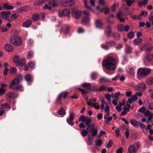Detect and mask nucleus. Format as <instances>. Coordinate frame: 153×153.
<instances>
[{
    "label": "nucleus",
    "instance_id": "nucleus-58",
    "mask_svg": "<svg viewBox=\"0 0 153 153\" xmlns=\"http://www.w3.org/2000/svg\"><path fill=\"white\" fill-rule=\"evenodd\" d=\"M85 7H86L87 9H88L89 11H93V10L91 8V7L88 5L87 3L85 4Z\"/></svg>",
    "mask_w": 153,
    "mask_h": 153
},
{
    "label": "nucleus",
    "instance_id": "nucleus-13",
    "mask_svg": "<svg viewBox=\"0 0 153 153\" xmlns=\"http://www.w3.org/2000/svg\"><path fill=\"white\" fill-rule=\"evenodd\" d=\"M3 7L4 9L8 10L13 9L14 8V7L13 6L10 5L7 3L4 4H3Z\"/></svg>",
    "mask_w": 153,
    "mask_h": 153
},
{
    "label": "nucleus",
    "instance_id": "nucleus-50",
    "mask_svg": "<svg viewBox=\"0 0 153 153\" xmlns=\"http://www.w3.org/2000/svg\"><path fill=\"white\" fill-rule=\"evenodd\" d=\"M50 6H48V4H45V6L43 7V8L44 9H48V10H51L52 9L51 7Z\"/></svg>",
    "mask_w": 153,
    "mask_h": 153
},
{
    "label": "nucleus",
    "instance_id": "nucleus-48",
    "mask_svg": "<svg viewBox=\"0 0 153 153\" xmlns=\"http://www.w3.org/2000/svg\"><path fill=\"white\" fill-rule=\"evenodd\" d=\"M17 18V16L16 14H14L12 15L10 17V21L12 20L13 19H15Z\"/></svg>",
    "mask_w": 153,
    "mask_h": 153
},
{
    "label": "nucleus",
    "instance_id": "nucleus-54",
    "mask_svg": "<svg viewBox=\"0 0 153 153\" xmlns=\"http://www.w3.org/2000/svg\"><path fill=\"white\" fill-rule=\"evenodd\" d=\"M97 128H96L94 130H93L92 131V135L93 136H95L97 134Z\"/></svg>",
    "mask_w": 153,
    "mask_h": 153
},
{
    "label": "nucleus",
    "instance_id": "nucleus-25",
    "mask_svg": "<svg viewBox=\"0 0 153 153\" xmlns=\"http://www.w3.org/2000/svg\"><path fill=\"white\" fill-rule=\"evenodd\" d=\"M89 16H85L83 17L82 19V22L83 23H86L88 22L89 21Z\"/></svg>",
    "mask_w": 153,
    "mask_h": 153
},
{
    "label": "nucleus",
    "instance_id": "nucleus-40",
    "mask_svg": "<svg viewBox=\"0 0 153 153\" xmlns=\"http://www.w3.org/2000/svg\"><path fill=\"white\" fill-rule=\"evenodd\" d=\"M1 106L2 108H5L7 107L8 108H10L11 107L10 105L7 103L3 104Z\"/></svg>",
    "mask_w": 153,
    "mask_h": 153
},
{
    "label": "nucleus",
    "instance_id": "nucleus-30",
    "mask_svg": "<svg viewBox=\"0 0 153 153\" xmlns=\"http://www.w3.org/2000/svg\"><path fill=\"white\" fill-rule=\"evenodd\" d=\"M75 0H68V1L65 2L66 4H68V6H71L74 4H75Z\"/></svg>",
    "mask_w": 153,
    "mask_h": 153
},
{
    "label": "nucleus",
    "instance_id": "nucleus-27",
    "mask_svg": "<svg viewBox=\"0 0 153 153\" xmlns=\"http://www.w3.org/2000/svg\"><path fill=\"white\" fill-rule=\"evenodd\" d=\"M32 18L35 21H36L39 19V15L37 14L33 15L32 17Z\"/></svg>",
    "mask_w": 153,
    "mask_h": 153
},
{
    "label": "nucleus",
    "instance_id": "nucleus-47",
    "mask_svg": "<svg viewBox=\"0 0 153 153\" xmlns=\"http://www.w3.org/2000/svg\"><path fill=\"white\" fill-rule=\"evenodd\" d=\"M93 140L91 137H89L88 139V144L91 145L93 143Z\"/></svg>",
    "mask_w": 153,
    "mask_h": 153
},
{
    "label": "nucleus",
    "instance_id": "nucleus-8",
    "mask_svg": "<svg viewBox=\"0 0 153 153\" xmlns=\"http://www.w3.org/2000/svg\"><path fill=\"white\" fill-rule=\"evenodd\" d=\"M6 97L7 99H15L16 97V96L14 94V93L9 92L7 94Z\"/></svg>",
    "mask_w": 153,
    "mask_h": 153
},
{
    "label": "nucleus",
    "instance_id": "nucleus-5",
    "mask_svg": "<svg viewBox=\"0 0 153 153\" xmlns=\"http://www.w3.org/2000/svg\"><path fill=\"white\" fill-rule=\"evenodd\" d=\"M72 11L74 14V16L76 18L78 19L81 17L82 15V11L81 10H78L76 7H74L72 9Z\"/></svg>",
    "mask_w": 153,
    "mask_h": 153
},
{
    "label": "nucleus",
    "instance_id": "nucleus-53",
    "mask_svg": "<svg viewBox=\"0 0 153 153\" xmlns=\"http://www.w3.org/2000/svg\"><path fill=\"white\" fill-rule=\"evenodd\" d=\"M82 131V136L83 137L86 136L88 134V132L86 130Z\"/></svg>",
    "mask_w": 153,
    "mask_h": 153
},
{
    "label": "nucleus",
    "instance_id": "nucleus-16",
    "mask_svg": "<svg viewBox=\"0 0 153 153\" xmlns=\"http://www.w3.org/2000/svg\"><path fill=\"white\" fill-rule=\"evenodd\" d=\"M63 95V93H61L58 96V97L56 99V102L58 104H60L61 102V98Z\"/></svg>",
    "mask_w": 153,
    "mask_h": 153
},
{
    "label": "nucleus",
    "instance_id": "nucleus-4",
    "mask_svg": "<svg viewBox=\"0 0 153 153\" xmlns=\"http://www.w3.org/2000/svg\"><path fill=\"white\" fill-rule=\"evenodd\" d=\"M22 79V76L21 75H19L18 77H16L13 80L10 82L9 88L10 89L13 88L15 86L14 85L18 84Z\"/></svg>",
    "mask_w": 153,
    "mask_h": 153
},
{
    "label": "nucleus",
    "instance_id": "nucleus-56",
    "mask_svg": "<svg viewBox=\"0 0 153 153\" xmlns=\"http://www.w3.org/2000/svg\"><path fill=\"white\" fill-rule=\"evenodd\" d=\"M99 3L100 5L102 6H104L105 4L104 0H99Z\"/></svg>",
    "mask_w": 153,
    "mask_h": 153
},
{
    "label": "nucleus",
    "instance_id": "nucleus-49",
    "mask_svg": "<svg viewBox=\"0 0 153 153\" xmlns=\"http://www.w3.org/2000/svg\"><path fill=\"white\" fill-rule=\"evenodd\" d=\"M5 90L3 88H0V96L3 94L5 92Z\"/></svg>",
    "mask_w": 153,
    "mask_h": 153
},
{
    "label": "nucleus",
    "instance_id": "nucleus-15",
    "mask_svg": "<svg viewBox=\"0 0 153 153\" xmlns=\"http://www.w3.org/2000/svg\"><path fill=\"white\" fill-rule=\"evenodd\" d=\"M31 24V20H27L26 22L23 23V25L24 27H28L30 26Z\"/></svg>",
    "mask_w": 153,
    "mask_h": 153
},
{
    "label": "nucleus",
    "instance_id": "nucleus-22",
    "mask_svg": "<svg viewBox=\"0 0 153 153\" xmlns=\"http://www.w3.org/2000/svg\"><path fill=\"white\" fill-rule=\"evenodd\" d=\"M112 32L110 26H108V29L106 31V33L107 34L108 36H111V34Z\"/></svg>",
    "mask_w": 153,
    "mask_h": 153
},
{
    "label": "nucleus",
    "instance_id": "nucleus-10",
    "mask_svg": "<svg viewBox=\"0 0 153 153\" xmlns=\"http://www.w3.org/2000/svg\"><path fill=\"white\" fill-rule=\"evenodd\" d=\"M4 48L6 51L9 52H11L13 50V46L9 44H6L4 46Z\"/></svg>",
    "mask_w": 153,
    "mask_h": 153
},
{
    "label": "nucleus",
    "instance_id": "nucleus-45",
    "mask_svg": "<svg viewBox=\"0 0 153 153\" xmlns=\"http://www.w3.org/2000/svg\"><path fill=\"white\" fill-rule=\"evenodd\" d=\"M113 145V142L111 140H110L108 143L106 145V147L107 148H109L111 147Z\"/></svg>",
    "mask_w": 153,
    "mask_h": 153
},
{
    "label": "nucleus",
    "instance_id": "nucleus-38",
    "mask_svg": "<svg viewBox=\"0 0 153 153\" xmlns=\"http://www.w3.org/2000/svg\"><path fill=\"white\" fill-rule=\"evenodd\" d=\"M118 30L120 31H123L124 26L122 25H117Z\"/></svg>",
    "mask_w": 153,
    "mask_h": 153
},
{
    "label": "nucleus",
    "instance_id": "nucleus-1",
    "mask_svg": "<svg viewBox=\"0 0 153 153\" xmlns=\"http://www.w3.org/2000/svg\"><path fill=\"white\" fill-rule=\"evenodd\" d=\"M116 59L114 57L109 56L103 61L102 65L108 70L113 71L116 68Z\"/></svg>",
    "mask_w": 153,
    "mask_h": 153
},
{
    "label": "nucleus",
    "instance_id": "nucleus-29",
    "mask_svg": "<svg viewBox=\"0 0 153 153\" xmlns=\"http://www.w3.org/2000/svg\"><path fill=\"white\" fill-rule=\"evenodd\" d=\"M125 0H123V1H124ZM134 1V0H126V3L128 6H130Z\"/></svg>",
    "mask_w": 153,
    "mask_h": 153
},
{
    "label": "nucleus",
    "instance_id": "nucleus-59",
    "mask_svg": "<svg viewBox=\"0 0 153 153\" xmlns=\"http://www.w3.org/2000/svg\"><path fill=\"white\" fill-rule=\"evenodd\" d=\"M90 2L92 7H94L95 5V0H90Z\"/></svg>",
    "mask_w": 153,
    "mask_h": 153
},
{
    "label": "nucleus",
    "instance_id": "nucleus-9",
    "mask_svg": "<svg viewBox=\"0 0 153 153\" xmlns=\"http://www.w3.org/2000/svg\"><path fill=\"white\" fill-rule=\"evenodd\" d=\"M74 118V114L73 113H70V118L67 120L68 123L70 125H73L74 123L73 121Z\"/></svg>",
    "mask_w": 153,
    "mask_h": 153
},
{
    "label": "nucleus",
    "instance_id": "nucleus-39",
    "mask_svg": "<svg viewBox=\"0 0 153 153\" xmlns=\"http://www.w3.org/2000/svg\"><path fill=\"white\" fill-rule=\"evenodd\" d=\"M134 34L133 32L131 31L128 34L127 36L129 38L131 39L134 37Z\"/></svg>",
    "mask_w": 153,
    "mask_h": 153
},
{
    "label": "nucleus",
    "instance_id": "nucleus-32",
    "mask_svg": "<svg viewBox=\"0 0 153 153\" xmlns=\"http://www.w3.org/2000/svg\"><path fill=\"white\" fill-rule=\"evenodd\" d=\"M87 118L88 117H87L81 115L80 117L79 118V121H82L83 122H85Z\"/></svg>",
    "mask_w": 153,
    "mask_h": 153
},
{
    "label": "nucleus",
    "instance_id": "nucleus-7",
    "mask_svg": "<svg viewBox=\"0 0 153 153\" xmlns=\"http://www.w3.org/2000/svg\"><path fill=\"white\" fill-rule=\"evenodd\" d=\"M59 0H50L48 2V4L49 6H51L53 7H56L58 5L57 2Z\"/></svg>",
    "mask_w": 153,
    "mask_h": 153
},
{
    "label": "nucleus",
    "instance_id": "nucleus-23",
    "mask_svg": "<svg viewBox=\"0 0 153 153\" xmlns=\"http://www.w3.org/2000/svg\"><path fill=\"white\" fill-rule=\"evenodd\" d=\"M146 83L149 85L152 84L153 83V78L152 77L148 78Z\"/></svg>",
    "mask_w": 153,
    "mask_h": 153
},
{
    "label": "nucleus",
    "instance_id": "nucleus-42",
    "mask_svg": "<svg viewBox=\"0 0 153 153\" xmlns=\"http://www.w3.org/2000/svg\"><path fill=\"white\" fill-rule=\"evenodd\" d=\"M89 11V10L88 11L87 10H85L83 11V13L85 16H90Z\"/></svg>",
    "mask_w": 153,
    "mask_h": 153
},
{
    "label": "nucleus",
    "instance_id": "nucleus-37",
    "mask_svg": "<svg viewBox=\"0 0 153 153\" xmlns=\"http://www.w3.org/2000/svg\"><path fill=\"white\" fill-rule=\"evenodd\" d=\"M69 30V28L67 27H63L62 29L61 30V31H63L64 33H67Z\"/></svg>",
    "mask_w": 153,
    "mask_h": 153
},
{
    "label": "nucleus",
    "instance_id": "nucleus-14",
    "mask_svg": "<svg viewBox=\"0 0 153 153\" xmlns=\"http://www.w3.org/2000/svg\"><path fill=\"white\" fill-rule=\"evenodd\" d=\"M128 151L129 153H135L136 152L135 148L132 145L129 147Z\"/></svg>",
    "mask_w": 153,
    "mask_h": 153
},
{
    "label": "nucleus",
    "instance_id": "nucleus-41",
    "mask_svg": "<svg viewBox=\"0 0 153 153\" xmlns=\"http://www.w3.org/2000/svg\"><path fill=\"white\" fill-rule=\"evenodd\" d=\"M26 62V60L24 59H20L19 62V63L20 65H25Z\"/></svg>",
    "mask_w": 153,
    "mask_h": 153
},
{
    "label": "nucleus",
    "instance_id": "nucleus-51",
    "mask_svg": "<svg viewBox=\"0 0 153 153\" xmlns=\"http://www.w3.org/2000/svg\"><path fill=\"white\" fill-rule=\"evenodd\" d=\"M149 19L151 23H153V13H152L149 17Z\"/></svg>",
    "mask_w": 153,
    "mask_h": 153
},
{
    "label": "nucleus",
    "instance_id": "nucleus-17",
    "mask_svg": "<svg viewBox=\"0 0 153 153\" xmlns=\"http://www.w3.org/2000/svg\"><path fill=\"white\" fill-rule=\"evenodd\" d=\"M96 26L98 28H101L103 24L100 20H97L95 22Z\"/></svg>",
    "mask_w": 153,
    "mask_h": 153
},
{
    "label": "nucleus",
    "instance_id": "nucleus-24",
    "mask_svg": "<svg viewBox=\"0 0 153 153\" xmlns=\"http://www.w3.org/2000/svg\"><path fill=\"white\" fill-rule=\"evenodd\" d=\"M130 123L131 124L135 126V127H138L139 123L136 120H131Z\"/></svg>",
    "mask_w": 153,
    "mask_h": 153
},
{
    "label": "nucleus",
    "instance_id": "nucleus-2",
    "mask_svg": "<svg viewBox=\"0 0 153 153\" xmlns=\"http://www.w3.org/2000/svg\"><path fill=\"white\" fill-rule=\"evenodd\" d=\"M151 70L150 68H140L138 69L137 73L141 77H145L150 74Z\"/></svg>",
    "mask_w": 153,
    "mask_h": 153
},
{
    "label": "nucleus",
    "instance_id": "nucleus-21",
    "mask_svg": "<svg viewBox=\"0 0 153 153\" xmlns=\"http://www.w3.org/2000/svg\"><path fill=\"white\" fill-rule=\"evenodd\" d=\"M83 87L86 88L88 90H91V85L89 83H85L82 85Z\"/></svg>",
    "mask_w": 153,
    "mask_h": 153
},
{
    "label": "nucleus",
    "instance_id": "nucleus-12",
    "mask_svg": "<svg viewBox=\"0 0 153 153\" xmlns=\"http://www.w3.org/2000/svg\"><path fill=\"white\" fill-rule=\"evenodd\" d=\"M70 10H69L66 9H65L64 10H63L62 11V14H60V13H59V15L60 16H62L63 15L67 16H68L70 13Z\"/></svg>",
    "mask_w": 153,
    "mask_h": 153
},
{
    "label": "nucleus",
    "instance_id": "nucleus-44",
    "mask_svg": "<svg viewBox=\"0 0 153 153\" xmlns=\"http://www.w3.org/2000/svg\"><path fill=\"white\" fill-rule=\"evenodd\" d=\"M65 113V111L63 108H61L59 111L58 113L59 115H63Z\"/></svg>",
    "mask_w": 153,
    "mask_h": 153
},
{
    "label": "nucleus",
    "instance_id": "nucleus-62",
    "mask_svg": "<svg viewBox=\"0 0 153 153\" xmlns=\"http://www.w3.org/2000/svg\"><path fill=\"white\" fill-rule=\"evenodd\" d=\"M146 110V108L145 107H142L139 109L138 111L141 112L143 113Z\"/></svg>",
    "mask_w": 153,
    "mask_h": 153
},
{
    "label": "nucleus",
    "instance_id": "nucleus-35",
    "mask_svg": "<svg viewBox=\"0 0 153 153\" xmlns=\"http://www.w3.org/2000/svg\"><path fill=\"white\" fill-rule=\"evenodd\" d=\"M143 48L145 49L146 51H150L152 50V47L150 46H144Z\"/></svg>",
    "mask_w": 153,
    "mask_h": 153
},
{
    "label": "nucleus",
    "instance_id": "nucleus-46",
    "mask_svg": "<svg viewBox=\"0 0 153 153\" xmlns=\"http://www.w3.org/2000/svg\"><path fill=\"white\" fill-rule=\"evenodd\" d=\"M130 28V27L128 25H126L125 26H124L123 31L126 32H128V30Z\"/></svg>",
    "mask_w": 153,
    "mask_h": 153
},
{
    "label": "nucleus",
    "instance_id": "nucleus-60",
    "mask_svg": "<svg viewBox=\"0 0 153 153\" xmlns=\"http://www.w3.org/2000/svg\"><path fill=\"white\" fill-rule=\"evenodd\" d=\"M111 36H113L116 38L117 36H120V35L119 34L115 33L114 32H112V33L111 35Z\"/></svg>",
    "mask_w": 153,
    "mask_h": 153
},
{
    "label": "nucleus",
    "instance_id": "nucleus-19",
    "mask_svg": "<svg viewBox=\"0 0 153 153\" xmlns=\"http://www.w3.org/2000/svg\"><path fill=\"white\" fill-rule=\"evenodd\" d=\"M142 39L141 38L136 39L133 41L134 44L137 45L140 44L142 41Z\"/></svg>",
    "mask_w": 153,
    "mask_h": 153
},
{
    "label": "nucleus",
    "instance_id": "nucleus-6",
    "mask_svg": "<svg viewBox=\"0 0 153 153\" xmlns=\"http://www.w3.org/2000/svg\"><path fill=\"white\" fill-rule=\"evenodd\" d=\"M11 14V12L9 11H2L0 13V17L4 18L5 19L10 22L9 19V16Z\"/></svg>",
    "mask_w": 153,
    "mask_h": 153
},
{
    "label": "nucleus",
    "instance_id": "nucleus-61",
    "mask_svg": "<svg viewBox=\"0 0 153 153\" xmlns=\"http://www.w3.org/2000/svg\"><path fill=\"white\" fill-rule=\"evenodd\" d=\"M123 148L122 147H121L117 151L116 153H123Z\"/></svg>",
    "mask_w": 153,
    "mask_h": 153
},
{
    "label": "nucleus",
    "instance_id": "nucleus-64",
    "mask_svg": "<svg viewBox=\"0 0 153 153\" xmlns=\"http://www.w3.org/2000/svg\"><path fill=\"white\" fill-rule=\"evenodd\" d=\"M103 9L104 10V13L105 14H107L109 13V10L108 8H103Z\"/></svg>",
    "mask_w": 153,
    "mask_h": 153
},
{
    "label": "nucleus",
    "instance_id": "nucleus-57",
    "mask_svg": "<svg viewBox=\"0 0 153 153\" xmlns=\"http://www.w3.org/2000/svg\"><path fill=\"white\" fill-rule=\"evenodd\" d=\"M85 7H86L87 9H88L89 11H93V10L91 8V7L88 5L87 3L85 4Z\"/></svg>",
    "mask_w": 153,
    "mask_h": 153
},
{
    "label": "nucleus",
    "instance_id": "nucleus-34",
    "mask_svg": "<svg viewBox=\"0 0 153 153\" xmlns=\"http://www.w3.org/2000/svg\"><path fill=\"white\" fill-rule=\"evenodd\" d=\"M43 3V1L40 0L35 2L34 3V5L35 6H38Z\"/></svg>",
    "mask_w": 153,
    "mask_h": 153
},
{
    "label": "nucleus",
    "instance_id": "nucleus-20",
    "mask_svg": "<svg viewBox=\"0 0 153 153\" xmlns=\"http://www.w3.org/2000/svg\"><path fill=\"white\" fill-rule=\"evenodd\" d=\"M94 124L90 125L88 126L87 130L89 132H91L94 130Z\"/></svg>",
    "mask_w": 153,
    "mask_h": 153
},
{
    "label": "nucleus",
    "instance_id": "nucleus-18",
    "mask_svg": "<svg viewBox=\"0 0 153 153\" xmlns=\"http://www.w3.org/2000/svg\"><path fill=\"white\" fill-rule=\"evenodd\" d=\"M23 88L22 86L21 85H19L15 86L13 88H11L13 90H16L19 91V90H21Z\"/></svg>",
    "mask_w": 153,
    "mask_h": 153
},
{
    "label": "nucleus",
    "instance_id": "nucleus-52",
    "mask_svg": "<svg viewBox=\"0 0 153 153\" xmlns=\"http://www.w3.org/2000/svg\"><path fill=\"white\" fill-rule=\"evenodd\" d=\"M10 74H12L14 73H15L16 71V68L14 67H13L11 68L10 70Z\"/></svg>",
    "mask_w": 153,
    "mask_h": 153
},
{
    "label": "nucleus",
    "instance_id": "nucleus-3",
    "mask_svg": "<svg viewBox=\"0 0 153 153\" xmlns=\"http://www.w3.org/2000/svg\"><path fill=\"white\" fill-rule=\"evenodd\" d=\"M10 41L11 44L16 46H19L22 44V39L17 35H15L12 36Z\"/></svg>",
    "mask_w": 153,
    "mask_h": 153
},
{
    "label": "nucleus",
    "instance_id": "nucleus-28",
    "mask_svg": "<svg viewBox=\"0 0 153 153\" xmlns=\"http://www.w3.org/2000/svg\"><path fill=\"white\" fill-rule=\"evenodd\" d=\"M25 78L27 81H30L31 80V76L30 74H27L25 76Z\"/></svg>",
    "mask_w": 153,
    "mask_h": 153
},
{
    "label": "nucleus",
    "instance_id": "nucleus-43",
    "mask_svg": "<svg viewBox=\"0 0 153 153\" xmlns=\"http://www.w3.org/2000/svg\"><path fill=\"white\" fill-rule=\"evenodd\" d=\"M92 122V120L91 119H89L87 118V119L85 121V123L87 125H89L90 123Z\"/></svg>",
    "mask_w": 153,
    "mask_h": 153
},
{
    "label": "nucleus",
    "instance_id": "nucleus-36",
    "mask_svg": "<svg viewBox=\"0 0 153 153\" xmlns=\"http://www.w3.org/2000/svg\"><path fill=\"white\" fill-rule=\"evenodd\" d=\"M132 48L129 46H127L126 50V53H130L132 51Z\"/></svg>",
    "mask_w": 153,
    "mask_h": 153
},
{
    "label": "nucleus",
    "instance_id": "nucleus-31",
    "mask_svg": "<svg viewBox=\"0 0 153 153\" xmlns=\"http://www.w3.org/2000/svg\"><path fill=\"white\" fill-rule=\"evenodd\" d=\"M96 145L98 146H100L102 143V141L101 140L99 139L95 141Z\"/></svg>",
    "mask_w": 153,
    "mask_h": 153
},
{
    "label": "nucleus",
    "instance_id": "nucleus-63",
    "mask_svg": "<svg viewBox=\"0 0 153 153\" xmlns=\"http://www.w3.org/2000/svg\"><path fill=\"white\" fill-rule=\"evenodd\" d=\"M132 94V92L131 91H129L126 93V95L128 97H130Z\"/></svg>",
    "mask_w": 153,
    "mask_h": 153
},
{
    "label": "nucleus",
    "instance_id": "nucleus-26",
    "mask_svg": "<svg viewBox=\"0 0 153 153\" xmlns=\"http://www.w3.org/2000/svg\"><path fill=\"white\" fill-rule=\"evenodd\" d=\"M138 87L140 90H144L146 89V88L145 84L144 83H141L140 84Z\"/></svg>",
    "mask_w": 153,
    "mask_h": 153
},
{
    "label": "nucleus",
    "instance_id": "nucleus-55",
    "mask_svg": "<svg viewBox=\"0 0 153 153\" xmlns=\"http://www.w3.org/2000/svg\"><path fill=\"white\" fill-rule=\"evenodd\" d=\"M28 66L30 67L33 68L34 66V64L33 62L30 61L28 63Z\"/></svg>",
    "mask_w": 153,
    "mask_h": 153
},
{
    "label": "nucleus",
    "instance_id": "nucleus-33",
    "mask_svg": "<svg viewBox=\"0 0 153 153\" xmlns=\"http://www.w3.org/2000/svg\"><path fill=\"white\" fill-rule=\"evenodd\" d=\"M13 61L15 63L19 62V57L17 56H15L13 58Z\"/></svg>",
    "mask_w": 153,
    "mask_h": 153
},
{
    "label": "nucleus",
    "instance_id": "nucleus-11",
    "mask_svg": "<svg viewBox=\"0 0 153 153\" xmlns=\"http://www.w3.org/2000/svg\"><path fill=\"white\" fill-rule=\"evenodd\" d=\"M87 103L90 106L92 107H94L96 109H99L100 108L99 105L97 103H92L89 102H87Z\"/></svg>",
    "mask_w": 153,
    "mask_h": 153
}]
</instances>
